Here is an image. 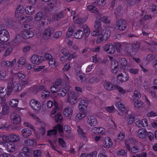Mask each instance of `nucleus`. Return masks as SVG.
<instances>
[{
    "label": "nucleus",
    "mask_w": 157,
    "mask_h": 157,
    "mask_svg": "<svg viewBox=\"0 0 157 157\" xmlns=\"http://www.w3.org/2000/svg\"><path fill=\"white\" fill-rule=\"evenodd\" d=\"M117 81L119 83H122L126 81L129 78V76L126 73L118 74L117 76Z\"/></svg>",
    "instance_id": "obj_7"
},
{
    "label": "nucleus",
    "mask_w": 157,
    "mask_h": 157,
    "mask_svg": "<svg viewBox=\"0 0 157 157\" xmlns=\"http://www.w3.org/2000/svg\"><path fill=\"white\" fill-rule=\"evenodd\" d=\"M12 91V87L10 84H9L8 85L6 93L7 95L10 94Z\"/></svg>",
    "instance_id": "obj_50"
},
{
    "label": "nucleus",
    "mask_w": 157,
    "mask_h": 157,
    "mask_svg": "<svg viewBox=\"0 0 157 157\" xmlns=\"http://www.w3.org/2000/svg\"><path fill=\"white\" fill-rule=\"evenodd\" d=\"M12 122L15 124H18L20 123L21 118L20 116L16 113H13L10 117Z\"/></svg>",
    "instance_id": "obj_13"
},
{
    "label": "nucleus",
    "mask_w": 157,
    "mask_h": 157,
    "mask_svg": "<svg viewBox=\"0 0 157 157\" xmlns=\"http://www.w3.org/2000/svg\"><path fill=\"white\" fill-rule=\"evenodd\" d=\"M74 29L73 27H70L67 34V36L70 37L72 36L74 31Z\"/></svg>",
    "instance_id": "obj_45"
},
{
    "label": "nucleus",
    "mask_w": 157,
    "mask_h": 157,
    "mask_svg": "<svg viewBox=\"0 0 157 157\" xmlns=\"http://www.w3.org/2000/svg\"><path fill=\"white\" fill-rule=\"evenodd\" d=\"M53 105H54L55 108L51 111V115H53L55 114L56 112L58 111L59 109L58 104L55 101L53 102L51 101H48L47 103V106L48 108H51Z\"/></svg>",
    "instance_id": "obj_9"
},
{
    "label": "nucleus",
    "mask_w": 157,
    "mask_h": 157,
    "mask_svg": "<svg viewBox=\"0 0 157 157\" xmlns=\"http://www.w3.org/2000/svg\"><path fill=\"white\" fill-rule=\"evenodd\" d=\"M140 97L141 94L140 92L137 90L135 91L134 95L133 96V98L136 99L140 98Z\"/></svg>",
    "instance_id": "obj_46"
},
{
    "label": "nucleus",
    "mask_w": 157,
    "mask_h": 157,
    "mask_svg": "<svg viewBox=\"0 0 157 157\" xmlns=\"http://www.w3.org/2000/svg\"><path fill=\"white\" fill-rule=\"evenodd\" d=\"M157 114L155 112L153 111H151L147 114V116L148 117H154L157 116Z\"/></svg>",
    "instance_id": "obj_54"
},
{
    "label": "nucleus",
    "mask_w": 157,
    "mask_h": 157,
    "mask_svg": "<svg viewBox=\"0 0 157 157\" xmlns=\"http://www.w3.org/2000/svg\"><path fill=\"white\" fill-rule=\"evenodd\" d=\"M18 157H29V154H26L25 153H21L19 155Z\"/></svg>",
    "instance_id": "obj_64"
},
{
    "label": "nucleus",
    "mask_w": 157,
    "mask_h": 157,
    "mask_svg": "<svg viewBox=\"0 0 157 157\" xmlns=\"http://www.w3.org/2000/svg\"><path fill=\"white\" fill-rule=\"evenodd\" d=\"M101 22L100 21H97L95 25V30L91 33L93 36H98L96 41L97 43H99L104 40H106L109 36L110 33L108 31L104 32L100 29Z\"/></svg>",
    "instance_id": "obj_1"
},
{
    "label": "nucleus",
    "mask_w": 157,
    "mask_h": 157,
    "mask_svg": "<svg viewBox=\"0 0 157 157\" xmlns=\"http://www.w3.org/2000/svg\"><path fill=\"white\" fill-rule=\"evenodd\" d=\"M73 19L74 21L78 24H80L83 21V20L78 15L74 16Z\"/></svg>",
    "instance_id": "obj_39"
},
{
    "label": "nucleus",
    "mask_w": 157,
    "mask_h": 157,
    "mask_svg": "<svg viewBox=\"0 0 157 157\" xmlns=\"http://www.w3.org/2000/svg\"><path fill=\"white\" fill-rule=\"evenodd\" d=\"M0 144L6 145V148L7 151L9 152H13L15 150L13 142H8L6 145V144H5L3 143L0 142Z\"/></svg>",
    "instance_id": "obj_17"
},
{
    "label": "nucleus",
    "mask_w": 157,
    "mask_h": 157,
    "mask_svg": "<svg viewBox=\"0 0 157 157\" xmlns=\"http://www.w3.org/2000/svg\"><path fill=\"white\" fill-rule=\"evenodd\" d=\"M126 22L124 20H119L118 21L116 25V27L121 30H124L126 29Z\"/></svg>",
    "instance_id": "obj_16"
},
{
    "label": "nucleus",
    "mask_w": 157,
    "mask_h": 157,
    "mask_svg": "<svg viewBox=\"0 0 157 157\" xmlns=\"http://www.w3.org/2000/svg\"><path fill=\"white\" fill-rule=\"evenodd\" d=\"M29 104L31 107L35 112L39 111L41 109L40 102L35 99H32L30 102Z\"/></svg>",
    "instance_id": "obj_3"
},
{
    "label": "nucleus",
    "mask_w": 157,
    "mask_h": 157,
    "mask_svg": "<svg viewBox=\"0 0 157 157\" xmlns=\"http://www.w3.org/2000/svg\"><path fill=\"white\" fill-rule=\"evenodd\" d=\"M113 145L112 140L108 137H106L104 139V146L105 147H110Z\"/></svg>",
    "instance_id": "obj_27"
},
{
    "label": "nucleus",
    "mask_w": 157,
    "mask_h": 157,
    "mask_svg": "<svg viewBox=\"0 0 157 157\" xmlns=\"http://www.w3.org/2000/svg\"><path fill=\"white\" fill-rule=\"evenodd\" d=\"M104 86L105 89L108 90H112L115 88L122 94L124 93L125 92L123 88L118 86H117L116 87H115L113 84L109 81H105V82L104 84Z\"/></svg>",
    "instance_id": "obj_2"
},
{
    "label": "nucleus",
    "mask_w": 157,
    "mask_h": 157,
    "mask_svg": "<svg viewBox=\"0 0 157 157\" xmlns=\"http://www.w3.org/2000/svg\"><path fill=\"white\" fill-rule=\"evenodd\" d=\"M27 83V82L25 81L15 82L13 85V90L15 92H19L22 88V85H25Z\"/></svg>",
    "instance_id": "obj_5"
},
{
    "label": "nucleus",
    "mask_w": 157,
    "mask_h": 157,
    "mask_svg": "<svg viewBox=\"0 0 157 157\" xmlns=\"http://www.w3.org/2000/svg\"><path fill=\"white\" fill-rule=\"evenodd\" d=\"M70 68V64L69 63H68L64 65L63 70L64 71H67L69 70Z\"/></svg>",
    "instance_id": "obj_52"
},
{
    "label": "nucleus",
    "mask_w": 157,
    "mask_h": 157,
    "mask_svg": "<svg viewBox=\"0 0 157 157\" xmlns=\"http://www.w3.org/2000/svg\"><path fill=\"white\" fill-rule=\"evenodd\" d=\"M31 134V131L28 128L24 129L22 130V135L24 137H26L29 136Z\"/></svg>",
    "instance_id": "obj_28"
},
{
    "label": "nucleus",
    "mask_w": 157,
    "mask_h": 157,
    "mask_svg": "<svg viewBox=\"0 0 157 157\" xmlns=\"http://www.w3.org/2000/svg\"><path fill=\"white\" fill-rule=\"evenodd\" d=\"M33 141L31 140H28L25 142V145L27 146L31 145L33 144Z\"/></svg>",
    "instance_id": "obj_60"
},
{
    "label": "nucleus",
    "mask_w": 157,
    "mask_h": 157,
    "mask_svg": "<svg viewBox=\"0 0 157 157\" xmlns=\"http://www.w3.org/2000/svg\"><path fill=\"white\" fill-rule=\"evenodd\" d=\"M41 153V151L38 150L35 151L34 152V155L36 157H40Z\"/></svg>",
    "instance_id": "obj_58"
},
{
    "label": "nucleus",
    "mask_w": 157,
    "mask_h": 157,
    "mask_svg": "<svg viewBox=\"0 0 157 157\" xmlns=\"http://www.w3.org/2000/svg\"><path fill=\"white\" fill-rule=\"evenodd\" d=\"M135 106L137 108L142 107L143 106V103L141 101L138 100L135 102Z\"/></svg>",
    "instance_id": "obj_48"
},
{
    "label": "nucleus",
    "mask_w": 157,
    "mask_h": 157,
    "mask_svg": "<svg viewBox=\"0 0 157 157\" xmlns=\"http://www.w3.org/2000/svg\"><path fill=\"white\" fill-rule=\"evenodd\" d=\"M9 112V107L7 105H3L2 113L3 115L7 114Z\"/></svg>",
    "instance_id": "obj_41"
},
{
    "label": "nucleus",
    "mask_w": 157,
    "mask_h": 157,
    "mask_svg": "<svg viewBox=\"0 0 157 157\" xmlns=\"http://www.w3.org/2000/svg\"><path fill=\"white\" fill-rule=\"evenodd\" d=\"M24 125L25 127H29L31 129L33 130H35L34 128L28 122H25L24 123Z\"/></svg>",
    "instance_id": "obj_61"
},
{
    "label": "nucleus",
    "mask_w": 157,
    "mask_h": 157,
    "mask_svg": "<svg viewBox=\"0 0 157 157\" xmlns=\"http://www.w3.org/2000/svg\"><path fill=\"white\" fill-rule=\"evenodd\" d=\"M127 152L126 151L124 150H121L118 152V154L119 155H124L126 154Z\"/></svg>",
    "instance_id": "obj_62"
},
{
    "label": "nucleus",
    "mask_w": 157,
    "mask_h": 157,
    "mask_svg": "<svg viewBox=\"0 0 157 157\" xmlns=\"http://www.w3.org/2000/svg\"><path fill=\"white\" fill-rule=\"evenodd\" d=\"M136 141L133 138H130L126 140L125 141V144L127 148L129 150L130 149V147L135 144Z\"/></svg>",
    "instance_id": "obj_23"
},
{
    "label": "nucleus",
    "mask_w": 157,
    "mask_h": 157,
    "mask_svg": "<svg viewBox=\"0 0 157 157\" xmlns=\"http://www.w3.org/2000/svg\"><path fill=\"white\" fill-rule=\"evenodd\" d=\"M16 62V60L15 59H14L11 62L7 61L6 62V64L9 67H11L14 65Z\"/></svg>",
    "instance_id": "obj_51"
},
{
    "label": "nucleus",
    "mask_w": 157,
    "mask_h": 157,
    "mask_svg": "<svg viewBox=\"0 0 157 157\" xmlns=\"http://www.w3.org/2000/svg\"><path fill=\"white\" fill-rule=\"evenodd\" d=\"M127 61L124 58L121 59L120 62L121 64L123 67L125 66L127 64Z\"/></svg>",
    "instance_id": "obj_59"
},
{
    "label": "nucleus",
    "mask_w": 157,
    "mask_h": 157,
    "mask_svg": "<svg viewBox=\"0 0 157 157\" xmlns=\"http://www.w3.org/2000/svg\"><path fill=\"white\" fill-rule=\"evenodd\" d=\"M54 32L53 29L52 28H48L46 29L44 32L43 35V37L44 39L47 40L49 39L51 36L52 35Z\"/></svg>",
    "instance_id": "obj_14"
},
{
    "label": "nucleus",
    "mask_w": 157,
    "mask_h": 157,
    "mask_svg": "<svg viewBox=\"0 0 157 157\" xmlns=\"http://www.w3.org/2000/svg\"><path fill=\"white\" fill-rule=\"evenodd\" d=\"M6 74L5 71H1L0 72V79H3L6 76Z\"/></svg>",
    "instance_id": "obj_55"
},
{
    "label": "nucleus",
    "mask_w": 157,
    "mask_h": 157,
    "mask_svg": "<svg viewBox=\"0 0 157 157\" xmlns=\"http://www.w3.org/2000/svg\"><path fill=\"white\" fill-rule=\"evenodd\" d=\"M88 105L87 101L86 100H82L79 104V108L80 111H83L86 108Z\"/></svg>",
    "instance_id": "obj_25"
},
{
    "label": "nucleus",
    "mask_w": 157,
    "mask_h": 157,
    "mask_svg": "<svg viewBox=\"0 0 157 157\" xmlns=\"http://www.w3.org/2000/svg\"><path fill=\"white\" fill-rule=\"evenodd\" d=\"M147 134L146 130L144 128H141L136 133L137 136L140 138H145Z\"/></svg>",
    "instance_id": "obj_21"
},
{
    "label": "nucleus",
    "mask_w": 157,
    "mask_h": 157,
    "mask_svg": "<svg viewBox=\"0 0 157 157\" xmlns=\"http://www.w3.org/2000/svg\"><path fill=\"white\" fill-rule=\"evenodd\" d=\"M124 137V134L123 132H121L118 134L117 139L118 140H121Z\"/></svg>",
    "instance_id": "obj_53"
},
{
    "label": "nucleus",
    "mask_w": 157,
    "mask_h": 157,
    "mask_svg": "<svg viewBox=\"0 0 157 157\" xmlns=\"http://www.w3.org/2000/svg\"><path fill=\"white\" fill-rule=\"evenodd\" d=\"M59 90L58 86L56 85H54L52 86L50 88L51 91L52 93H58Z\"/></svg>",
    "instance_id": "obj_37"
},
{
    "label": "nucleus",
    "mask_w": 157,
    "mask_h": 157,
    "mask_svg": "<svg viewBox=\"0 0 157 157\" xmlns=\"http://www.w3.org/2000/svg\"><path fill=\"white\" fill-rule=\"evenodd\" d=\"M9 140L10 142H15L18 141L19 138L17 135L14 134H11L8 137Z\"/></svg>",
    "instance_id": "obj_29"
},
{
    "label": "nucleus",
    "mask_w": 157,
    "mask_h": 157,
    "mask_svg": "<svg viewBox=\"0 0 157 157\" xmlns=\"http://www.w3.org/2000/svg\"><path fill=\"white\" fill-rule=\"evenodd\" d=\"M63 130L62 127L59 124H58L54 127L52 130H50L48 131V136H50L52 135H55L57 133V131L62 132Z\"/></svg>",
    "instance_id": "obj_11"
},
{
    "label": "nucleus",
    "mask_w": 157,
    "mask_h": 157,
    "mask_svg": "<svg viewBox=\"0 0 157 157\" xmlns=\"http://www.w3.org/2000/svg\"><path fill=\"white\" fill-rule=\"evenodd\" d=\"M33 36L32 32L29 31H25L23 32L22 34V38L25 39H26L31 37Z\"/></svg>",
    "instance_id": "obj_26"
},
{
    "label": "nucleus",
    "mask_w": 157,
    "mask_h": 157,
    "mask_svg": "<svg viewBox=\"0 0 157 157\" xmlns=\"http://www.w3.org/2000/svg\"><path fill=\"white\" fill-rule=\"evenodd\" d=\"M59 142L60 145L63 147L65 146V143L64 141L62 139L60 138L59 140Z\"/></svg>",
    "instance_id": "obj_63"
},
{
    "label": "nucleus",
    "mask_w": 157,
    "mask_h": 157,
    "mask_svg": "<svg viewBox=\"0 0 157 157\" xmlns=\"http://www.w3.org/2000/svg\"><path fill=\"white\" fill-rule=\"evenodd\" d=\"M86 116V114L85 113H78L76 117V119L77 121H79L83 119Z\"/></svg>",
    "instance_id": "obj_32"
},
{
    "label": "nucleus",
    "mask_w": 157,
    "mask_h": 157,
    "mask_svg": "<svg viewBox=\"0 0 157 157\" xmlns=\"http://www.w3.org/2000/svg\"><path fill=\"white\" fill-rule=\"evenodd\" d=\"M118 64L117 62L115 60H113L111 63V71L113 73H116L118 70L117 66Z\"/></svg>",
    "instance_id": "obj_24"
},
{
    "label": "nucleus",
    "mask_w": 157,
    "mask_h": 157,
    "mask_svg": "<svg viewBox=\"0 0 157 157\" xmlns=\"http://www.w3.org/2000/svg\"><path fill=\"white\" fill-rule=\"evenodd\" d=\"M83 30L85 34L87 35L90 33V30L88 27L87 25H85L83 26Z\"/></svg>",
    "instance_id": "obj_47"
},
{
    "label": "nucleus",
    "mask_w": 157,
    "mask_h": 157,
    "mask_svg": "<svg viewBox=\"0 0 157 157\" xmlns=\"http://www.w3.org/2000/svg\"><path fill=\"white\" fill-rule=\"evenodd\" d=\"M23 153H25L26 154H28L27 153H29L32 152V150H30L27 147H25L23 148Z\"/></svg>",
    "instance_id": "obj_56"
},
{
    "label": "nucleus",
    "mask_w": 157,
    "mask_h": 157,
    "mask_svg": "<svg viewBox=\"0 0 157 157\" xmlns=\"http://www.w3.org/2000/svg\"><path fill=\"white\" fill-rule=\"evenodd\" d=\"M83 36V32L82 30L80 29L78 30L74 35V37L76 39H80L82 38V37Z\"/></svg>",
    "instance_id": "obj_30"
},
{
    "label": "nucleus",
    "mask_w": 157,
    "mask_h": 157,
    "mask_svg": "<svg viewBox=\"0 0 157 157\" xmlns=\"http://www.w3.org/2000/svg\"><path fill=\"white\" fill-rule=\"evenodd\" d=\"M86 121L87 123L91 126H96L98 123L96 117L94 115L88 116Z\"/></svg>",
    "instance_id": "obj_6"
},
{
    "label": "nucleus",
    "mask_w": 157,
    "mask_h": 157,
    "mask_svg": "<svg viewBox=\"0 0 157 157\" xmlns=\"http://www.w3.org/2000/svg\"><path fill=\"white\" fill-rule=\"evenodd\" d=\"M103 48L105 51H109V53L110 54H113L115 51L114 46L111 44L105 45L103 47Z\"/></svg>",
    "instance_id": "obj_22"
},
{
    "label": "nucleus",
    "mask_w": 157,
    "mask_h": 157,
    "mask_svg": "<svg viewBox=\"0 0 157 157\" xmlns=\"http://www.w3.org/2000/svg\"><path fill=\"white\" fill-rule=\"evenodd\" d=\"M24 9L22 6H19L16 10L15 12V16L19 21L23 20L24 19L23 16V13L24 12Z\"/></svg>",
    "instance_id": "obj_10"
},
{
    "label": "nucleus",
    "mask_w": 157,
    "mask_h": 157,
    "mask_svg": "<svg viewBox=\"0 0 157 157\" xmlns=\"http://www.w3.org/2000/svg\"><path fill=\"white\" fill-rule=\"evenodd\" d=\"M34 11V8L33 7L31 6H28L25 9V13L29 14H33Z\"/></svg>",
    "instance_id": "obj_33"
},
{
    "label": "nucleus",
    "mask_w": 157,
    "mask_h": 157,
    "mask_svg": "<svg viewBox=\"0 0 157 157\" xmlns=\"http://www.w3.org/2000/svg\"><path fill=\"white\" fill-rule=\"evenodd\" d=\"M40 90L42 91L41 97L43 99H45L50 96V92L45 89L44 86L40 87Z\"/></svg>",
    "instance_id": "obj_20"
},
{
    "label": "nucleus",
    "mask_w": 157,
    "mask_h": 157,
    "mask_svg": "<svg viewBox=\"0 0 157 157\" xmlns=\"http://www.w3.org/2000/svg\"><path fill=\"white\" fill-rule=\"evenodd\" d=\"M55 120L57 122L62 121L63 120V117L61 113H58L56 115Z\"/></svg>",
    "instance_id": "obj_40"
},
{
    "label": "nucleus",
    "mask_w": 157,
    "mask_h": 157,
    "mask_svg": "<svg viewBox=\"0 0 157 157\" xmlns=\"http://www.w3.org/2000/svg\"><path fill=\"white\" fill-rule=\"evenodd\" d=\"M66 93L67 91L64 88H61L59 89L57 93L59 96L63 97L66 95Z\"/></svg>",
    "instance_id": "obj_36"
},
{
    "label": "nucleus",
    "mask_w": 157,
    "mask_h": 157,
    "mask_svg": "<svg viewBox=\"0 0 157 157\" xmlns=\"http://www.w3.org/2000/svg\"><path fill=\"white\" fill-rule=\"evenodd\" d=\"M9 39V33L5 30H2L0 31V40L3 42H7Z\"/></svg>",
    "instance_id": "obj_8"
},
{
    "label": "nucleus",
    "mask_w": 157,
    "mask_h": 157,
    "mask_svg": "<svg viewBox=\"0 0 157 157\" xmlns=\"http://www.w3.org/2000/svg\"><path fill=\"white\" fill-rule=\"evenodd\" d=\"M25 59L22 57L20 58L17 62V65L20 68H21L23 66L25 65Z\"/></svg>",
    "instance_id": "obj_31"
},
{
    "label": "nucleus",
    "mask_w": 157,
    "mask_h": 157,
    "mask_svg": "<svg viewBox=\"0 0 157 157\" xmlns=\"http://www.w3.org/2000/svg\"><path fill=\"white\" fill-rule=\"evenodd\" d=\"M18 100L16 99H13L10 100L9 102V105L13 107H16L17 106Z\"/></svg>",
    "instance_id": "obj_34"
},
{
    "label": "nucleus",
    "mask_w": 157,
    "mask_h": 157,
    "mask_svg": "<svg viewBox=\"0 0 157 157\" xmlns=\"http://www.w3.org/2000/svg\"><path fill=\"white\" fill-rule=\"evenodd\" d=\"M12 51V49L11 48H8L7 49L5 53V55L6 56L10 55Z\"/></svg>",
    "instance_id": "obj_57"
},
{
    "label": "nucleus",
    "mask_w": 157,
    "mask_h": 157,
    "mask_svg": "<svg viewBox=\"0 0 157 157\" xmlns=\"http://www.w3.org/2000/svg\"><path fill=\"white\" fill-rule=\"evenodd\" d=\"M134 121V117L132 115H129L126 118V121L128 124H132Z\"/></svg>",
    "instance_id": "obj_43"
},
{
    "label": "nucleus",
    "mask_w": 157,
    "mask_h": 157,
    "mask_svg": "<svg viewBox=\"0 0 157 157\" xmlns=\"http://www.w3.org/2000/svg\"><path fill=\"white\" fill-rule=\"evenodd\" d=\"M67 101L72 104H74L78 101L77 94L74 91H70L68 93Z\"/></svg>",
    "instance_id": "obj_4"
},
{
    "label": "nucleus",
    "mask_w": 157,
    "mask_h": 157,
    "mask_svg": "<svg viewBox=\"0 0 157 157\" xmlns=\"http://www.w3.org/2000/svg\"><path fill=\"white\" fill-rule=\"evenodd\" d=\"M135 123L136 126L139 127H145L148 125L147 120L146 119L141 120L137 118Z\"/></svg>",
    "instance_id": "obj_12"
},
{
    "label": "nucleus",
    "mask_w": 157,
    "mask_h": 157,
    "mask_svg": "<svg viewBox=\"0 0 157 157\" xmlns=\"http://www.w3.org/2000/svg\"><path fill=\"white\" fill-rule=\"evenodd\" d=\"M106 111L109 113H112L115 110L114 107L113 106H108L105 108Z\"/></svg>",
    "instance_id": "obj_49"
},
{
    "label": "nucleus",
    "mask_w": 157,
    "mask_h": 157,
    "mask_svg": "<svg viewBox=\"0 0 157 157\" xmlns=\"http://www.w3.org/2000/svg\"><path fill=\"white\" fill-rule=\"evenodd\" d=\"M116 107L118 109V114L120 116L123 115L124 112L125 108L124 105L120 102H118L116 104Z\"/></svg>",
    "instance_id": "obj_19"
},
{
    "label": "nucleus",
    "mask_w": 157,
    "mask_h": 157,
    "mask_svg": "<svg viewBox=\"0 0 157 157\" xmlns=\"http://www.w3.org/2000/svg\"><path fill=\"white\" fill-rule=\"evenodd\" d=\"M72 110L71 108L68 107L66 108L64 112V113L66 117H68L72 113Z\"/></svg>",
    "instance_id": "obj_35"
},
{
    "label": "nucleus",
    "mask_w": 157,
    "mask_h": 157,
    "mask_svg": "<svg viewBox=\"0 0 157 157\" xmlns=\"http://www.w3.org/2000/svg\"><path fill=\"white\" fill-rule=\"evenodd\" d=\"M41 57L34 55L31 58V61L34 66L39 65L41 62Z\"/></svg>",
    "instance_id": "obj_18"
},
{
    "label": "nucleus",
    "mask_w": 157,
    "mask_h": 157,
    "mask_svg": "<svg viewBox=\"0 0 157 157\" xmlns=\"http://www.w3.org/2000/svg\"><path fill=\"white\" fill-rule=\"evenodd\" d=\"M91 132L97 134H104L105 132V129L101 127H94L91 129Z\"/></svg>",
    "instance_id": "obj_15"
},
{
    "label": "nucleus",
    "mask_w": 157,
    "mask_h": 157,
    "mask_svg": "<svg viewBox=\"0 0 157 157\" xmlns=\"http://www.w3.org/2000/svg\"><path fill=\"white\" fill-rule=\"evenodd\" d=\"M6 93V89L4 88H0V98H3Z\"/></svg>",
    "instance_id": "obj_38"
},
{
    "label": "nucleus",
    "mask_w": 157,
    "mask_h": 157,
    "mask_svg": "<svg viewBox=\"0 0 157 157\" xmlns=\"http://www.w3.org/2000/svg\"><path fill=\"white\" fill-rule=\"evenodd\" d=\"M87 8L90 12L95 13L97 11L96 8L93 6H87Z\"/></svg>",
    "instance_id": "obj_44"
},
{
    "label": "nucleus",
    "mask_w": 157,
    "mask_h": 157,
    "mask_svg": "<svg viewBox=\"0 0 157 157\" xmlns=\"http://www.w3.org/2000/svg\"><path fill=\"white\" fill-rule=\"evenodd\" d=\"M48 63L50 66L52 68H55L57 66V63L53 59L49 60Z\"/></svg>",
    "instance_id": "obj_42"
}]
</instances>
